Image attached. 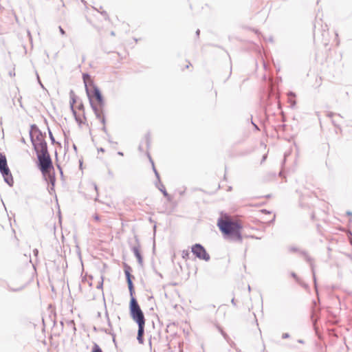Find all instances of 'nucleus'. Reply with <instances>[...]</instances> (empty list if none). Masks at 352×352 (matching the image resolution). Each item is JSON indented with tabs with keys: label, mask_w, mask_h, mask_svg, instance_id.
Returning <instances> with one entry per match:
<instances>
[{
	"label": "nucleus",
	"mask_w": 352,
	"mask_h": 352,
	"mask_svg": "<svg viewBox=\"0 0 352 352\" xmlns=\"http://www.w3.org/2000/svg\"><path fill=\"white\" fill-rule=\"evenodd\" d=\"M99 219H100V218H99L98 215H96V216L94 217V219H95V220H96V221H98V220H99Z\"/></svg>",
	"instance_id": "62"
},
{
	"label": "nucleus",
	"mask_w": 352,
	"mask_h": 352,
	"mask_svg": "<svg viewBox=\"0 0 352 352\" xmlns=\"http://www.w3.org/2000/svg\"><path fill=\"white\" fill-rule=\"evenodd\" d=\"M58 29H59L60 33L63 36L65 35V34H66V33H65V31L63 29V28H62L61 26H59V27H58Z\"/></svg>",
	"instance_id": "38"
},
{
	"label": "nucleus",
	"mask_w": 352,
	"mask_h": 352,
	"mask_svg": "<svg viewBox=\"0 0 352 352\" xmlns=\"http://www.w3.org/2000/svg\"><path fill=\"white\" fill-rule=\"evenodd\" d=\"M98 152H102V153H104L105 151L104 148H102V147H100V148H98Z\"/></svg>",
	"instance_id": "49"
},
{
	"label": "nucleus",
	"mask_w": 352,
	"mask_h": 352,
	"mask_svg": "<svg viewBox=\"0 0 352 352\" xmlns=\"http://www.w3.org/2000/svg\"><path fill=\"white\" fill-rule=\"evenodd\" d=\"M300 285L305 287V289H308L309 288V285L307 284V283H300Z\"/></svg>",
	"instance_id": "47"
},
{
	"label": "nucleus",
	"mask_w": 352,
	"mask_h": 352,
	"mask_svg": "<svg viewBox=\"0 0 352 352\" xmlns=\"http://www.w3.org/2000/svg\"><path fill=\"white\" fill-rule=\"evenodd\" d=\"M261 211V212L265 213V214H271V212L266 209H262Z\"/></svg>",
	"instance_id": "43"
},
{
	"label": "nucleus",
	"mask_w": 352,
	"mask_h": 352,
	"mask_svg": "<svg viewBox=\"0 0 352 352\" xmlns=\"http://www.w3.org/2000/svg\"><path fill=\"white\" fill-rule=\"evenodd\" d=\"M107 140L108 142L110 143V144H117L118 143L116 142H113L111 139V136L109 135V137H107Z\"/></svg>",
	"instance_id": "42"
},
{
	"label": "nucleus",
	"mask_w": 352,
	"mask_h": 352,
	"mask_svg": "<svg viewBox=\"0 0 352 352\" xmlns=\"http://www.w3.org/2000/svg\"><path fill=\"white\" fill-rule=\"evenodd\" d=\"M93 185H94L95 190L96 191V192H98V186H97V185L95 183H94Z\"/></svg>",
	"instance_id": "53"
},
{
	"label": "nucleus",
	"mask_w": 352,
	"mask_h": 352,
	"mask_svg": "<svg viewBox=\"0 0 352 352\" xmlns=\"http://www.w3.org/2000/svg\"><path fill=\"white\" fill-rule=\"evenodd\" d=\"M252 125L254 126V129L256 130V131H259V128L257 124H256L252 120Z\"/></svg>",
	"instance_id": "44"
},
{
	"label": "nucleus",
	"mask_w": 352,
	"mask_h": 352,
	"mask_svg": "<svg viewBox=\"0 0 352 352\" xmlns=\"http://www.w3.org/2000/svg\"><path fill=\"white\" fill-rule=\"evenodd\" d=\"M300 254L305 257V261L309 264L310 268L311 270V273L313 275V280L314 283V287L316 291H318V286H317V280L316 276V272H315V265L313 263V258L309 256L307 254V252L305 250L300 251Z\"/></svg>",
	"instance_id": "11"
},
{
	"label": "nucleus",
	"mask_w": 352,
	"mask_h": 352,
	"mask_svg": "<svg viewBox=\"0 0 352 352\" xmlns=\"http://www.w3.org/2000/svg\"><path fill=\"white\" fill-rule=\"evenodd\" d=\"M118 155H120V156H123V155H124V153H123V152H122V151H118Z\"/></svg>",
	"instance_id": "57"
},
{
	"label": "nucleus",
	"mask_w": 352,
	"mask_h": 352,
	"mask_svg": "<svg viewBox=\"0 0 352 352\" xmlns=\"http://www.w3.org/2000/svg\"><path fill=\"white\" fill-rule=\"evenodd\" d=\"M58 170L60 171L61 177H63V170H62L61 167L59 165H58Z\"/></svg>",
	"instance_id": "48"
},
{
	"label": "nucleus",
	"mask_w": 352,
	"mask_h": 352,
	"mask_svg": "<svg viewBox=\"0 0 352 352\" xmlns=\"http://www.w3.org/2000/svg\"><path fill=\"white\" fill-rule=\"evenodd\" d=\"M102 131L105 133V134L107 135V137H109V133L107 131V127L105 126V124H103V126L102 128Z\"/></svg>",
	"instance_id": "35"
},
{
	"label": "nucleus",
	"mask_w": 352,
	"mask_h": 352,
	"mask_svg": "<svg viewBox=\"0 0 352 352\" xmlns=\"http://www.w3.org/2000/svg\"><path fill=\"white\" fill-rule=\"evenodd\" d=\"M231 302H232V305H236L234 298H232V299Z\"/></svg>",
	"instance_id": "59"
},
{
	"label": "nucleus",
	"mask_w": 352,
	"mask_h": 352,
	"mask_svg": "<svg viewBox=\"0 0 352 352\" xmlns=\"http://www.w3.org/2000/svg\"><path fill=\"white\" fill-rule=\"evenodd\" d=\"M47 131H48V134H49V138L50 139V141H51V143L52 144H60L58 142H56L54 135H53V133L51 131V129H50L49 126H47Z\"/></svg>",
	"instance_id": "20"
},
{
	"label": "nucleus",
	"mask_w": 352,
	"mask_h": 352,
	"mask_svg": "<svg viewBox=\"0 0 352 352\" xmlns=\"http://www.w3.org/2000/svg\"><path fill=\"white\" fill-rule=\"evenodd\" d=\"M138 149H139L140 151H143V148H142V146L141 144L138 146Z\"/></svg>",
	"instance_id": "56"
},
{
	"label": "nucleus",
	"mask_w": 352,
	"mask_h": 352,
	"mask_svg": "<svg viewBox=\"0 0 352 352\" xmlns=\"http://www.w3.org/2000/svg\"><path fill=\"white\" fill-rule=\"evenodd\" d=\"M129 309L130 317L137 324H145L144 314L135 296H130Z\"/></svg>",
	"instance_id": "5"
},
{
	"label": "nucleus",
	"mask_w": 352,
	"mask_h": 352,
	"mask_svg": "<svg viewBox=\"0 0 352 352\" xmlns=\"http://www.w3.org/2000/svg\"><path fill=\"white\" fill-rule=\"evenodd\" d=\"M67 324H68V325H69V326H71L72 327V329H73L74 332L76 331V325H75V323H74V320L68 321Z\"/></svg>",
	"instance_id": "30"
},
{
	"label": "nucleus",
	"mask_w": 352,
	"mask_h": 352,
	"mask_svg": "<svg viewBox=\"0 0 352 352\" xmlns=\"http://www.w3.org/2000/svg\"><path fill=\"white\" fill-rule=\"evenodd\" d=\"M155 187L163 194V195L167 199L168 201H171V196L166 191L164 184L160 181V183L156 180L155 182Z\"/></svg>",
	"instance_id": "14"
},
{
	"label": "nucleus",
	"mask_w": 352,
	"mask_h": 352,
	"mask_svg": "<svg viewBox=\"0 0 352 352\" xmlns=\"http://www.w3.org/2000/svg\"><path fill=\"white\" fill-rule=\"evenodd\" d=\"M29 135L33 149L35 151L47 148V143L45 140L46 133L42 132L36 124L30 125Z\"/></svg>",
	"instance_id": "3"
},
{
	"label": "nucleus",
	"mask_w": 352,
	"mask_h": 352,
	"mask_svg": "<svg viewBox=\"0 0 352 352\" xmlns=\"http://www.w3.org/2000/svg\"><path fill=\"white\" fill-rule=\"evenodd\" d=\"M9 74H10V76H14V75H15V73H14V72H10L9 73Z\"/></svg>",
	"instance_id": "63"
},
{
	"label": "nucleus",
	"mask_w": 352,
	"mask_h": 352,
	"mask_svg": "<svg viewBox=\"0 0 352 352\" xmlns=\"http://www.w3.org/2000/svg\"><path fill=\"white\" fill-rule=\"evenodd\" d=\"M38 160L37 167L42 173L43 177H45V172L48 169L54 170L52 160L48 151V148L43 150L35 151Z\"/></svg>",
	"instance_id": "4"
},
{
	"label": "nucleus",
	"mask_w": 352,
	"mask_h": 352,
	"mask_svg": "<svg viewBox=\"0 0 352 352\" xmlns=\"http://www.w3.org/2000/svg\"><path fill=\"white\" fill-rule=\"evenodd\" d=\"M107 323H108V326L110 327V328H112V324H111V322L110 321V319L108 318L107 320Z\"/></svg>",
	"instance_id": "50"
},
{
	"label": "nucleus",
	"mask_w": 352,
	"mask_h": 352,
	"mask_svg": "<svg viewBox=\"0 0 352 352\" xmlns=\"http://www.w3.org/2000/svg\"><path fill=\"white\" fill-rule=\"evenodd\" d=\"M82 80L90 106L96 118L100 120L102 124H106L104 111L105 101L100 88L91 80L88 73L82 74Z\"/></svg>",
	"instance_id": "1"
},
{
	"label": "nucleus",
	"mask_w": 352,
	"mask_h": 352,
	"mask_svg": "<svg viewBox=\"0 0 352 352\" xmlns=\"http://www.w3.org/2000/svg\"><path fill=\"white\" fill-rule=\"evenodd\" d=\"M104 332L107 333V334H110L112 336V338H113V341L114 343H116V335L114 334V333L111 332V331H109V329H105L104 330Z\"/></svg>",
	"instance_id": "28"
},
{
	"label": "nucleus",
	"mask_w": 352,
	"mask_h": 352,
	"mask_svg": "<svg viewBox=\"0 0 352 352\" xmlns=\"http://www.w3.org/2000/svg\"><path fill=\"white\" fill-rule=\"evenodd\" d=\"M191 252L200 260L209 261L210 259V254L207 252L206 248L200 243H195L191 247Z\"/></svg>",
	"instance_id": "7"
},
{
	"label": "nucleus",
	"mask_w": 352,
	"mask_h": 352,
	"mask_svg": "<svg viewBox=\"0 0 352 352\" xmlns=\"http://www.w3.org/2000/svg\"><path fill=\"white\" fill-rule=\"evenodd\" d=\"M100 12V14H101L104 17V19H105V20H109V16H108V14H107V12L106 11L102 10V11H101V12Z\"/></svg>",
	"instance_id": "33"
},
{
	"label": "nucleus",
	"mask_w": 352,
	"mask_h": 352,
	"mask_svg": "<svg viewBox=\"0 0 352 352\" xmlns=\"http://www.w3.org/2000/svg\"><path fill=\"white\" fill-rule=\"evenodd\" d=\"M135 245H130L131 250L133 252L134 256L137 258L138 263L140 266H143V256L140 251V243L138 236L135 235L134 236Z\"/></svg>",
	"instance_id": "8"
},
{
	"label": "nucleus",
	"mask_w": 352,
	"mask_h": 352,
	"mask_svg": "<svg viewBox=\"0 0 352 352\" xmlns=\"http://www.w3.org/2000/svg\"><path fill=\"white\" fill-rule=\"evenodd\" d=\"M298 342L300 343V344H303L304 343V340L300 339V340H298Z\"/></svg>",
	"instance_id": "60"
},
{
	"label": "nucleus",
	"mask_w": 352,
	"mask_h": 352,
	"mask_svg": "<svg viewBox=\"0 0 352 352\" xmlns=\"http://www.w3.org/2000/svg\"><path fill=\"white\" fill-rule=\"evenodd\" d=\"M54 186H55L51 185L50 188L49 190V192H50V194H52V191L54 192Z\"/></svg>",
	"instance_id": "46"
},
{
	"label": "nucleus",
	"mask_w": 352,
	"mask_h": 352,
	"mask_svg": "<svg viewBox=\"0 0 352 352\" xmlns=\"http://www.w3.org/2000/svg\"><path fill=\"white\" fill-rule=\"evenodd\" d=\"M334 115H336L335 113L333 112H329L327 113V116L329 117V118H332ZM338 116L340 117H342L340 114H337Z\"/></svg>",
	"instance_id": "37"
},
{
	"label": "nucleus",
	"mask_w": 352,
	"mask_h": 352,
	"mask_svg": "<svg viewBox=\"0 0 352 352\" xmlns=\"http://www.w3.org/2000/svg\"><path fill=\"white\" fill-rule=\"evenodd\" d=\"M190 256V252L188 250H184L182 252V257L184 259L189 258Z\"/></svg>",
	"instance_id": "27"
},
{
	"label": "nucleus",
	"mask_w": 352,
	"mask_h": 352,
	"mask_svg": "<svg viewBox=\"0 0 352 352\" xmlns=\"http://www.w3.org/2000/svg\"><path fill=\"white\" fill-rule=\"evenodd\" d=\"M91 352H103L100 346L97 343H94Z\"/></svg>",
	"instance_id": "21"
},
{
	"label": "nucleus",
	"mask_w": 352,
	"mask_h": 352,
	"mask_svg": "<svg viewBox=\"0 0 352 352\" xmlns=\"http://www.w3.org/2000/svg\"><path fill=\"white\" fill-rule=\"evenodd\" d=\"M8 165L6 156L3 153L0 152V167Z\"/></svg>",
	"instance_id": "19"
},
{
	"label": "nucleus",
	"mask_w": 352,
	"mask_h": 352,
	"mask_svg": "<svg viewBox=\"0 0 352 352\" xmlns=\"http://www.w3.org/2000/svg\"><path fill=\"white\" fill-rule=\"evenodd\" d=\"M138 329L137 340L140 344H143L144 342V335L145 324H142L141 325L138 324Z\"/></svg>",
	"instance_id": "15"
},
{
	"label": "nucleus",
	"mask_w": 352,
	"mask_h": 352,
	"mask_svg": "<svg viewBox=\"0 0 352 352\" xmlns=\"http://www.w3.org/2000/svg\"><path fill=\"white\" fill-rule=\"evenodd\" d=\"M72 147H73L74 150L76 152H77V146H76V145L75 144H73Z\"/></svg>",
	"instance_id": "54"
},
{
	"label": "nucleus",
	"mask_w": 352,
	"mask_h": 352,
	"mask_svg": "<svg viewBox=\"0 0 352 352\" xmlns=\"http://www.w3.org/2000/svg\"><path fill=\"white\" fill-rule=\"evenodd\" d=\"M77 108L79 111H85V107H84V104L82 103V102H80L78 106H77Z\"/></svg>",
	"instance_id": "32"
},
{
	"label": "nucleus",
	"mask_w": 352,
	"mask_h": 352,
	"mask_svg": "<svg viewBox=\"0 0 352 352\" xmlns=\"http://www.w3.org/2000/svg\"><path fill=\"white\" fill-rule=\"evenodd\" d=\"M146 155H147V156H148V157L149 159L150 162L153 165V163H154V162H153V159L151 158V157L150 155V153L148 152H147Z\"/></svg>",
	"instance_id": "41"
},
{
	"label": "nucleus",
	"mask_w": 352,
	"mask_h": 352,
	"mask_svg": "<svg viewBox=\"0 0 352 352\" xmlns=\"http://www.w3.org/2000/svg\"><path fill=\"white\" fill-rule=\"evenodd\" d=\"M311 318L313 322L314 329L317 333L318 331V327L316 324V322L320 320V309L319 307H313Z\"/></svg>",
	"instance_id": "12"
},
{
	"label": "nucleus",
	"mask_w": 352,
	"mask_h": 352,
	"mask_svg": "<svg viewBox=\"0 0 352 352\" xmlns=\"http://www.w3.org/2000/svg\"><path fill=\"white\" fill-rule=\"evenodd\" d=\"M226 341L232 348L234 349L236 346L235 342L232 341L230 338L228 340H226Z\"/></svg>",
	"instance_id": "29"
},
{
	"label": "nucleus",
	"mask_w": 352,
	"mask_h": 352,
	"mask_svg": "<svg viewBox=\"0 0 352 352\" xmlns=\"http://www.w3.org/2000/svg\"><path fill=\"white\" fill-rule=\"evenodd\" d=\"M21 142L25 144V140L23 138H21Z\"/></svg>",
	"instance_id": "64"
},
{
	"label": "nucleus",
	"mask_w": 352,
	"mask_h": 352,
	"mask_svg": "<svg viewBox=\"0 0 352 352\" xmlns=\"http://www.w3.org/2000/svg\"><path fill=\"white\" fill-rule=\"evenodd\" d=\"M219 331L221 333V334L223 336V337L224 338V339L226 340H228L229 339V336L223 330V329L219 327V326H217V327Z\"/></svg>",
	"instance_id": "24"
},
{
	"label": "nucleus",
	"mask_w": 352,
	"mask_h": 352,
	"mask_svg": "<svg viewBox=\"0 0 352 352\" xmlns=\"http://www.w3.org/2000/svg\"><path fill=\"white\" fill-rule=\"evenodd\" d=\"M346 214L347 216H352V212L351 211H346Z\"/></svg>",
	"instance_id": "52"
},
{
	"label": "nucleus",
	"mask_w": 352,
	"mask_h": 352,
	"mask_svg": "<svg viewBox=\"0 0 352 352\" xmlns=\"http://www.w3.org/2000/svg\"><path fill=\"white\" fill-rule=\"evenodd\" d=\"M36 76H37V79H38V82L39 83V85H41V87L43 88V89H45L43 83L41 82L40 78H39V76H38V74L36 73Z\"/></svg>",
	"instance_id": "39"
},
{
	"label": "nucleus",
	"mask_w": 352,
	"mask_h": 352,
	"mask_svg": "<svg viewBox=\"0 0 352 352\" xmlns=\"http://www.w3.org/2000/svg\"><path fill=\"white\" fill-rule=\"evenodd\" d=\"M289 251L292 252H300V251L298 248L295 247V246H292L289 248Z\"/></svg>",
	"instance_id": "31"
},
{
	"label": "nucleus",
	"mask_w": 352,
	"mask_h": 352,
	"mask_svg": "<svg viewBox=\"0 0 352 352\" xmlns=\"http://www.w3.org/2000/svg\"><path fill=\"white\" fill-rule=\"evenodd\" d=\"M123 270L125 274L126 281L128 285L130 296H135V286L133 280L135 278L134 276L131 274L132 268L126 263H123Z\"/></svg>",
	"instance_id": "6"
},
{
	"label": "nucleus",
	"mask_w": 352,
	"mask_h": 352,
	"mask_svg": "<svg viewBox=\"0 0 352 352\" xmlns=\"http://www.w3.org/2000/svg\"><path fill=\"white\" fill-rule=\"evenodd\" d=\"M43 177L48 184L55 186L56 177L54 170H51L50 169H48L47 172H45V177Z\"/></svg>",
	"instance_id": "13"
},
{
	"label": "nucleus",
	"mask_w": 352,
	"mask_h": 352,
	"mask_svg": "<svg viewBox=\"0 0 352 352\" xmlns=\"http://www.w3.org/2000/svg\"><path fill=\"white\" fill-rule=\"evenodd\" d=\"M291 276L294 278L296 280H298L297 274L295 272H292Z\"/></svg>",
	"instance_id": "45"
},
{
	"label": "nucleus",
	"mask_w": 352,
	"mask_h": 352,
	"mask_svg": "<svg viewBox=\"0 0 352 352\" xmlns=\"http://www.w3.org/2000/svg\"><path fill=\"white\" fill-rule=\"evenodd\" d=\"M33 254L35 256H38V250L35 248L33 250Z\"/></svg>",
	"instance_id": "40"
},
{
	"label": "nucleus",
	"mask_w": 352,
	"mask_h": 352,
	"mask_svg": "<svg viewBox=\"0 0 352 352\" xmlns=\"http://www.w3.org/2000/svg\"><path fill=\"white\" fill-rule=\"evenodd\" d=\"M65 140H64V146L65 148H68L69 145V139L66 132L63 131Z\"/></svg>",
	"instance_id": "23"
},
{
	"label": "nucleus",
	"mask_w": 352,
	"mask_h": 352,
	"mask_svg": "<svg viewBox=\"0 0 352 352\" xmlns=\"http://www.w3.org/2000/svg\"><path fill=\"white\" fill-rule=\"evenodd\" d=\"M267 158V155H264L262 158V162L265 161Z\"/></svg>",
	"instance_id": "58"
},
{
	"label": "nucleus",
	"mask_w": 352,
	"mask_h": 352,
	"mask_svg": "<svg viewBox=\"0 0 352 352\" xmlns=\"http://www.w3.org/2000/svg\"><path fill=\"white\" fill-rule=\"evenodd\" d=\"M275 219H276V215L274 214V215L273 216V218H272L271 220H269V221L267 222V225H268V226L272 225V224L274 223V221H275Z\"/></svg>",
	"instance_id": "34"
},
{
	"label": "nucleus",
	"mask_w": 352,
	"mask_h": 352,
	"mask_svg": "<svg viewBox=\"0 0 352 352\" xmlns=\"http://www.w3.org/2000/svg\"><path fill=\"white\" fill-rule=\"evenodd\" d=\"M289 337H290V335H289V333H283L282 334V338H283V339H287V338H289Z\"/></svg>",
	"instance_id": "36"
},
{
	"label": "nucleus",
	"mask_w": 352,
	"mask_h": 352,
	"mask_svg": "<svg viewBox=\"0 0 352 352\" xmlns=\"http://www.w3.org/2000/svg\"><path fill=\"white\" fill-rule=\"evenodd\" d=\"M268 41L271 43H272L274 41V39H273V37L272 36H270L269 38H268Z\"/></svg>",
	"instance_id": "55"
},
{
	"label": "nucleus",
	"mask_w": 352,
	"mask_h": 352,
	"mask_svg": "<svg viewBox=\"0 0 352 352\" xmlns=\"http://www.w3.org/2000/svg\"><path fill=\"white\" fill-rule=\"evenodd\" d=\"M69 98H70L69 107H70L71 111L74 117L76 122L78 124L79 126H80L82 124V123H83V122L81 120V119L80 118V117L78 116L77 112L74 108V105L77 102V96H76V94L73 90H70V91H69Z\"/></svg>",
	"instance_id": "9"
},
{
	"label": "nucleus",
	"mask_w": 352,
	"mask_h": 352,
	"mask_svg": "<svg viewBox=\"0 0 352 352\" xmlns=\"http://www.w3.org/2000/svg\"><path fill=\"white\" fill-rule=\"evenodd\" d=\"M195 34L197 37L199 36V34H200V30L198 29L197 30L196 32H195Z\"/></svg>",
	"instance_id": "51"
},
{
	"label": "nucleus",
	"mask_w": 352,
	"mask_h": 352,
	"mask_svg": "<svg viewBox=\"0 0 352 352\" xmlns=\"http://www.w3.org/2000/svg\"><path fill=\"white\" fill-rule=\"evenodd\" d=\"M152 168H153V172L155 173V176L156 177V180H157V182L159 183H160V180H161L160 175V173H158L157 170L156 169L154 163H153Z\"/></svg>",
	"instance_id": "22"
},
{
	"label": "nucleus",
	"mask_w": 352,
	"mask_h": 352,
	"mask_svg": "<svg viewBox=\"0 0 352 352\" xmlns=\"http://www.w3.org/2000/svg\"><path fill=\"white\" fill-rule=\"evenodd\" d=\"M0 173L3 177L4 182L10 187L14 184V179L11 171L8 165L0 167Z\"/></svg>",
	"instance_id": "10"
},
{
	"label": "nucleus",
	"mask_w": 352,
	"mask_h": 352,
	"mask_svg": "<svg viewBox=\"0 0 352 352\" xmlns=\"http://www.w3.org/2000/svg\"><path fill=\"white\" fill-rule=\"evenodd\" d=\"M100 279H101L100 281L98 282V285L96 286V288L98 289H102V288H103V280H103V276H102L100 277Z\"/></svg>",
	"instance_id": "26"
},
{
	"label": "nucleus",
	"mask_w": 352,
	"mask_h": 352,
	"mask_svg": "<svg viewBox=\"0 0 352 352\" xmlns=\"http://www.w3.org/2000/svg\"><path fill=\"white\" fill-rule=\"evenodd\" d=\"M144 140L146 142V148H147V149H148L151 146V133L149 131L145 134Z\"/></svg>",
	"instance_id": "18"
},
{
	"label": "nucleus",
	"mask_w": 352,
	"mask_h": 352,
	"mask_svg": "<svg viewBox=\"0 0 352 352\" xmlns=\"http://www.w3.org/2000/svg\"><path fill=\"white\" fill-rule=\"evenodd\" d=\"M217 226L224 239L242 243L243 236L241 232L243 226L240 222L231 219H223L219 217L217 220Z\"/></svg>",
	"instance_id": "2"
},
{
	"label": "nucleus",
	"mask_w": 352,
	"mask_h": 352,
	"mask_svg": "<svg viewBox=\"0 0 352 352\" xmlns=\"http://www.w3.org/2000/svg\"><path fill=\"white\" fill-rule=\"evenodd\" d=\"M288 96V102L290 103V106L292 108H294L296 104V101L295 100L296 94L293 91H289L287 94Z\"/></svg>",
	"instance_id": "16"
},
{
	"label": "nucleus",
	"mask_w": 352,
	"mask_h": 352,
	"mask_svg": "<svg viewBox=\"0 0 352 352\" xmlns=\"http://www.w3.org/2000/svg\"><path fill=\"white\" fill-rule=\"evenodd\" d=\"M23 288H24V286H21V287H17V288L12 287H10V285H8V289L10 292H20V291H21Z\"/></svg>",
	"instance_id": "25"
},
{
	"label": "nucleus",
	"mask_w": 352,
	"mask_h": 352,
	"mask_svg": "<svg viewBox=\"0 0 352 352\" xmlns=\"http://www.w3.org/2000/svg\"><path fill=\"white\" fill-rule=\"evenodd\" d=\"M234 349L237 351V352H241V349H239L237 346H236L234 348Z\"/></svg>",
	"instance_id": "61"
},
{
	"label": "nucleus",
	"mask_w": 352,
	"mask_h": 352,
	"mask_svg": "<svg viewBox=\"0 0 352 352\" xmlns=\"http://www.w3.org/2000/svg\"><path fill=\"white\" fill-rule=\"evenodd\" d=\"M271 97V94L268 93L266 94V98L263 101L265 112H267L268 107H270L272 104Z\"/></svg>",
	"instance_id": "17"
}]
</instances>
